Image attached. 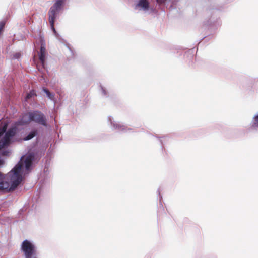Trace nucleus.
I'll list each match as a JSON object with an SVG mask.
<instances>
[{"label": "nucleus", "instance_id": "obj_1", "mask_svg": "<svg viewBox=\"0 0 258 258\" xmlns=\"http://www.w3.org/2000/svg\"><path fill=\"white\" fill-rule=\"evenodd\" d=\"M36 159V154L28 152L21 157L8 174L0 172V192L14 191L21 183L24 176L32 170Z\"/></svg>", "mask_w": 258, "mask_h": 258}, {"label": "nucleus", "instance_id": "obj_2", "mask_svg": "<svg viewBox=\"0 0 258 258\" xmlns=\"http://www.w3.org/2000/svg\"><path fill=\"white\" fill-rule=\"evenodd\" d=\"M31 122L29 112L23 114L20 116L17 121H15L11 126L4 131L3 134L1 135L5 138L4 141L14 143V137L19 131V126L28 124Z\"/></svg>", "mask_w": 258, "mask_h": 258}, {"label": "nucleus", "instance_id": "obj_3", "mask_svg": "<svg viewBox=\"0 0 258 258\" xmlns=\"http://www.w3.org/2000/svg\"><path fill=\"white\" fill-rule=\"evenodd\" d=\"M64 4L65 0H55L54 4L50 8L48 13V21L50 24L51 29L57 37L59 34L55 29L54 23L57 15L63 10Z\"/></svg>", "mask_w": 258, "mask_h": 258}, {"label": "nucleus", "instance_id": "obj_4", "mask_svg": "<svg viewBox=\"0 0 258 258\" xmlns=\"http://www.w3.org/2000/svg\"><path fill=\"white\" fill-rule=\"evenodd\" d=\"M20 250L23 258H38L37 246L31 240L25 239L23 241L20 245Z\"/></svg>", "mask_w": 258, "mask_h": 258}, {"label": "nucleus", "instance_id": "obj_5", "mask_svg": "<svg viewBox=\"0 0 258 258\" xmlns=\"http://www.w3.org/2000/svg\"><path fill=\"white\" fill-rule=\"evenodd\" d=\"M31 122H34L43 126L47 127V119L44 113L40 111L35 110L29 112Z\"/></svg>", "mask_w": 258, "mask_h": 258}, {"label": "nucleus", "instance_id": "obj_6", "mask_svg": "<svg viewBox=\"0 0 258 258\" xmlns=\"http://www.w3.org/2000/svg\"><path fill=\"white\" fill-rule=\"evenodd\" d=\"M5 138L0 136V155L3 156H8L11 152V150L8 147L13 143L5 142ZM4 164V159L0 157V167H2Z\"/></svg>", "mask_w": 258, "mask_h": 258}, {"label": "nucleus", "instance_id": "obj_7", "mask_svg": "<svg viewBox=\"0 0 258 258\" xmlns=\"http://www.w3.org/2000/svg\"><path fill=\"white\" fill-rule=\"evenodd\" d=\"M38 134V131L36 128H32L31 131L28 132L26 135L22 138H18L16 137V135L14 137L15 142H21L22 141H29L37 136Z\"/></svg>", "mask_w": 258, "mask_h": 258}, {"label": "nucleus", "instance_id": "obj_8", "mask_svg": "<svg viewBox=\"0 0 258 258\" xmlns=\"http://www.w3.org/2000/svg\"><path fill=\"white\" fill-rule=\"evenodd\" d=\"M39 60L42 69H45V47L44 45L41 44L40 51L38 52Z\"/></svg>", "mask_w": 258, "mask_h": 258}, {"label": "nucleus", "instance_id": "obj_9", "mask_svg": "<svg viewBox=\"0 0 258 258\" xmlns=\"http://www.w3.org/2000/svg\"><path fill=\"white\" fill-rule=\"evenodd\" d=\"M138 6L144 10H147L149 8V4L147 0H140Z\"/></svg>", "mask_w": 258, "mask_h": 258}, {"label": "nucleus", "instance_id": "obj_10", "mask_svg": "<svg viewBox=\"0 0 258 258\" xmlns=\"http://www.w3.org/2000/svg\"><path fill=\"white\" fill-rule=\"evenodd\" d=\"M42 91L46 94L47 97L51 100H53L54 99V96L53 93H51L48 89L47 88L43 87L42 89Z\"/></svg>", "mask_w": 258, "mask_h": 258}, {"label": "nucleus", "instance_id": "obj_11", "mask_svg": "<svg viewBox=\"0 0 258 258\" xmlns=\"http://www.w3.org/2000/svg\"><path fill=\"white\" fill-rule=\"evenodd\" d=\"M36 94L34 90H31L28 93L26 96V99L28 100L31 98L32 97L36 96Z\"/></svg>", "mask_w": 258, "mask_h": 258}, {"label": "nucleus", "instance_id": "obj_12", "mask_svg": "<svg viewBox=\"0 0 258 258\" xmlns=\"http://www.w3.org/2000/svg\"><path fill=\"white\" fill-rule=\"evenodd\" d=\"M252 127L255 128L258 127V115L254 117V121L252 124Z\"/></svg>", "mask_w": 258, "mask_h": 258}, {"label": "nucleus", "instance_id": "obj_13", "mask_svg": "<svg viewBox=\"0 0 258 258\" xmlns=\"http://www.w3.org/2000/svg\"><path fill=\"white\" fill-rule=\"evenodd\" d=\"M21 56V54L20 52H17L13 54L12 59L19 60Z\"/></svg>", "mask_w": 258, "mask_h": 258}, {"label": "nucleus", "instance_id": "obj_14", "mask_svg": "<svg viewBox=\"0 0 258 258\" xmlns=\"http://www.w3.org/2000/svg\"><path fill=\"white\" fill-rule=\"evenodd\" d=\"M5 22L4 21L0 22V35L2 33L4 30Z\"/></svg>", "mask_w": 258, "mask_h": 258}, {"label": "nucleus", "instance_id": "obj_15", "mask_svg": "<svg viewBox=\"0 0 258 258\" xmlns=\"http://www.w3.org/2000/svg\"><path fill=\"white\" fill-rule=\"evenodd\" d=\"M100 88H101V92L102 94L104 96L106 95L107 92L106 91V89L105 88H104L103 87H102V86H100Z\"/></svg>", "mask_w": 258, "mask_h": 258}, {"label": "nucleus", "instance_id": "obj_16", "mask_svg": "<svg viewBox=\"0 0 258 258\" xmlns=\"http://www.w3.org/2000/svg\"><path fill=\"white\" fill-rule=\"evenodd\" d=\"M166 0H156L157 2L158 3V4H162V3H164L165 2Z\"/></svg>", "mask_w": 258, "mask_h": 258}]
</instances>
